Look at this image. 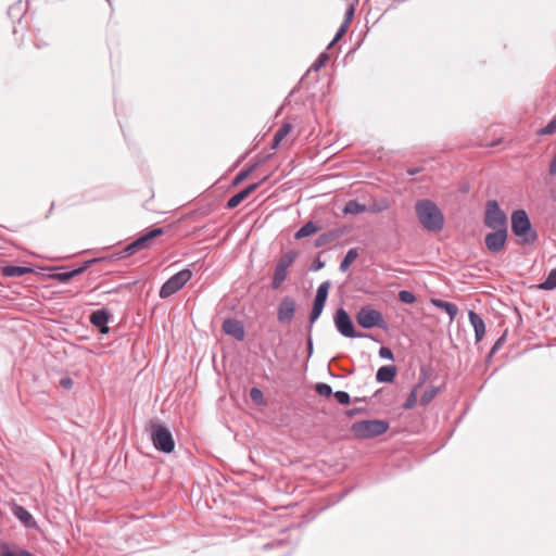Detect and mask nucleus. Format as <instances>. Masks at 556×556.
<instances>
[{
	"instance_id": "8",
	"label": "nucleus",
	"mask_w": 556,
	"mask_h": 556,
	"mask_svg": "<svg viewBox=\"0 0 556 556\" xmlns=\"http://www.w3.org/2000/svg\"><path fill=\"white\" fill-rule=\"evenodd\" d=\"M484 226L490 229H507L508 219L506 213L500 207L496 200H488L483 217Z\"/></svg>"
},
{
	"instance_id": "34",
	"label": "nucleus",
	"mask_w": 556,
	"mask_h": 556,
	"mask_svg": "<svg viewBox=\"0 0 556 556\" xmlns=\"http://www.w3.org/2000/svg\"><path fill=\"white\" fill-rule=\"evenodd\" d=\"M77 276V271L74 269L71 270H64L53 274L51 277L60 282H67L72 278Z\"/></svg>"
},
{
	"instance_id": "49",
	"label": "nucleus",
	"mask_w": 556,
	"mask_h": 556,
	"mask_svg": "<svg viewBox=\"0 0 556 556\" xmlns=\"http://www.w3.org/2000/svg\"><path fill=\"white\" fill-rule=\"evenodd\" d=\"M363 413H366V408L364 407H353L351 409H348L345 412V415L349 417V418H352L358 414H363Z\"/></svg>"
},
{
	"instance_id": "45",
	"label": "nucleus",
	"mask_w": 556,
	"mask_h": 556,
	"mask_svg": "<svg viewBox=\"0 0 556 556\" xmlns=\"http://www.w3.org/2000/svg\"><path fill=\"white\" fill-rule=\"evenodd\" d=\"M379 356L383 359L394 361V354L392 350L388 346H381L379 349Z\"/></svg>"
},
{
	"instance_id": "19",
	"label": "nucleus",
	"mask_w": 556,
	"mask_h": 556,
	"mask_svg": "<svg viewBox=\"0 0 556 556\" xmlns=\"http://www.w3.org/2000/svg\"><path fill=\"white\" fill-rule=\"evenodd\" d=\"M1 273L5 277H22L34 273V268L30 266L5 265L1 268Z\"/></svg>"
},
{
	"instance_id": "16",
	"label": "nucleus",
	"mask_w": 556,
	"mask_h": 556,
	"mask_svg": "<svg viewBox=\"0 0 556 556\" xmlns=\"http://www.w3.org/2000/svg\"><path fill=\"white\" fill-rule=\"evenodd\" d=\"M395 365L381 366L376 372V381L378 383H392L396 376Z\"/></svg>"
},
{
	"instance_id": "33",
	"label": "nucleus",
	"mask_w": 556,
	"mask_h": 556,
	"mask_svg": "<svg viewBox=\"0 0 556 556\" xmlns=\"http://www.w3.org/2000/svg\"><path fill=\"white\" fill-rule=\"evenodd\" d=\"M247 197L244 195L243 191L240 190L236 194L231 195L226 203V208L232 210L236 208L242 201H244Z\"/></svg>"
},
{
	"instance_id": "2",
	"label": "nucleus",
	"mask_w": 556,
	"mask_h": 556,
	"mask_svg": "<svg viewBox=\"0 0 556 556\" xmlns=\"http://www.w3.org/2000/svg\"><path fill=\"white\" fill-rule=\"evenodd\" d=\"M510 223L519 245H531L538 240V232L525 210H515L510 215Z\"/></svg>"
},
{
	"instance_id": "27",
	"label": "nucleus",
	"mask_w": 556,
	"mask_h": 556,
	"mask_svg": "<svg viewBox=\"0 0 556 556\" xmlns=\"http://www.w3.org/2000/svg\"><path fill=\"white\" fill-rule=\"evenodd\" d=\"M329 288H330V281L327 280V281H324L323 283H320L317 288L314 301L326 304L327 299H328Z\"/></svg>"
},
{
	"instance_id": "46",
	"label": "nucleus",
	"mask_w": 556,
	"mask_h": 556,
	"mask_svg": "<svg viewBox=\"0 0 556 556\" xmlns=\"http://www.w3.org/2000/svg\"><path fill=\"white\" fill-rule=\"evenodd\" d=\"M506 340V336L503 334L496 341L495 343L493 344V346L491 348V351L489 353V356L492 357L501 348L502 345L504 344Z\"/></svg>"
},
{
	"instance_id": "5",
	"label": "nucleus",
	"mask_w": 556,
	"mask_h": 556,
	"mask_svg": "<svg viewBox=\"0 0 556 556\" xmlns=\"http://www.w3.org/2000/svg\"><path fill=\"white\" fill-rule=\"evenodd\" d=\"M150 437L156 451L169 454L175 450V440L169 428L159 421H151Z\"/></svg>"
},
{
	"instance_id": "47",
	"label": "nucleus",
	"mask_w": 556,
	"mask_h": 556,
	"mask_svg": "<svg viewBox=\"0 0 556 556\" xmlns=\"http://www.w3.org/2000/svg\"><path fill=\"white\" fill-rule=\"evenodd\" d=\"M354 7L353 5H349V8L346 9V12H345V18L343 21V23L341 25H345V28H348L349 24L351 23L352 21V17L354 15Z\"/></svg>"
},
{
	"instance_id": "20",
	"label": "nucleus",
	"mask_w": 556,
	"mask_h": 556,
	"mask_svg": "<svg viewBox=\"0 0 556 556\" xmlns=\"http://www.w3.org/2000/svg\"><path fill=\"white\" fill-rule=\"evenodd\" d=\"M287 270L288 267L280 265L279 263L276 264L273 279L270 282L271 289L277 290L281 287V285L285 282L287 278Z\"/></svg>"
},
{
	"instance_id": "9",
	"label": "nucleus",
	"mask_w": 556,
	"mask_h": 556,
	"mask_svg": "<svg viewBox=\"0 0 556 556\" xmlns=\"http://www.w3.org/2000/svg\"><path fill=\"white\" fill-rule=\"evenodd\" d=\"M192 270L189 268H184L180 271L176 273L172 277H169L160 288L159 296L161 299L169 298L170 295L178 292L180 289L185 287V285L191 279Z\"/></svg>"
},
{
	"instance_id": "28",
	"label": "nucleus",
	"mask_w": 556,
	"mask_h": 556,
	"mask_svg": "<svg viewBox=\"0 0 556 556\" xmlns=\"http://www.w3.org/2000/svg\"><path fill=\"white\" fill-rule=\"evenodd\" d=\"M439 388L434 386L428 387L420 396L419 403L421 406H427L438 394Z\"/></svg>"
},
{
	"instance_id": "24",
	"label": "nucleus",
	"mask_w": 556,
	"mask_h": 556,
	"mask_svg": "<svg viewBox=\"0 0 556 556\" xmlns=\"http://www.w3.org/2000/svg\"><path fill=\"white\" fill-rule=\"evenodd\" d=\"M357 257H358V250L356 248L350 249L343 256V258L340 263L339 269L343 273L346 271Z\"/></svg>"
},
{
	"instance_id": "42",
	"label": "nucleus",
	"mask_w": 556,
	"mask_h": 556,
	"mask_svg": "<svg viewBox=\"0 0 556 556\" xmlns=\"http://www.w3.org/2000/svg\"><path fill=\"white\" fill-rule=\"evenodd\" d=\"M292 124L290 123H283L281 127L276 131L275 136L277 137V140H283V138L291 131Z\"/></svg>"
},
{
	"instance_id": "14",
	"label": "nucleus",
	"mask_w": 556,
	"mask_h": 556,
	"mask_svg": "<svg viewBox=\"0 0 556 556\" xmlns=\"http://www.w3.org/2000/svg\"><path fill=\"white\" fill-rule=\"evenodd\" d=\"M13 515L26 527L27 529H37L38 525L33 515L23 506L14 505Z\"/></svg>"
},
{
	"instance_id": "25",
	"label": "nucleus",
	"mask_w": 556,
	"mask_h": 556,
	"mask_svg": "<svg viewBox=\"0 0 556 556\" xmlns=\"http://www.w3.org/2000/svg\"><path fill=\"white\" fill-rule=\"evenodd\" d=\"M325 305H326L325 303L313 301V307H312V311L308 316V323H309L308 329H307L308 332L312 331L314 323L320 317Z\"/></svg>"
},
{
	"instance_id": "43",
	"label": "nucleus",
	"mask_w": 556,
	"mask_h": 556,
	"mask_svg": "<svg viewBox=\"0 0 556 556\" xmlns=\"http://www.w3.org/2000/svg\"><path fill=\"white\" fill-rule=\"evenodd\" d=\"M345 31H346L345 25H341L339 27V29L337 30L333 39L328 45L327 49L332 48L342 38V36L345 34Z\"/></svg>"
},
{
	"instance_id": "7",
	"label": "nucleus",
	"mask_w": 556,
	"mask_h": 556,
	"mask_svg": "<svg viewBox=\"0 0 556 556\" xmlns=\"http://www.w3.org/2000/svg\"><path fill=\"white\" fill-rule=\"evenodd\" d=\"M356 323L359 327L364 329H372L375 327L380 328L382 330L388 329V324L384 320L381 312L374 308L370 305L362 306L356 315H355Z\"/></svg>"
},
{
	"instance_id": "52",
	"label": "nucleus",
	"mask_w": 556,
	"mask_h": 556,
	"mask_svg": "<svg viewBox=\"0 0 556 556\" xmlns=\"http://www.w3.org/2000/svg\"><path fill=\"white\" fill-rule=\"evenodd\" d=\"M419 172H420V169L418 167L407 168V174L410 176H414V175L418 174Z\"/></svg>"
},
{
	"instance_id": "21",
	"label": "nucleus",
	"mask_w": 556,
	"mask_h": 556,
	"mask_svg": "<svg viewBox=\"0 0 556 556\" xmlns=\"http://www.w3.org/2000/svg\"><path fill=\"white\" fill-rule=\"evenodd\" d=\"M27 10V4H24L22 0L16 1L8 8V16L12 22H21L23 15Z\"/></svg>"
},
{
	"instance_id": "36",
	"label": "nucleus",
	"mask_w": 556,
	"mask_h": 556,
	"mask_svg": "<svg viewBox=\"0 0 556 556\" xmlns=\"http://www.w3.org/2000/svg\"><path fill=\"white\" fill-rule=\"evenodd\" d=\"M315 391L320 395V396H325V397H329L331 395H333V391H332V388L331 386H329L328 383H325V382H319L315 386Z\"/></svg>"
},
{
	"instance_id": "17",
	"label": "nucleus",
	"mask_w": 556,
	"mask_h": 556,
	"mask_svg": "<svg viewBox=\"0 0 556 556\" xmlns=\"http://www.w3.org/2000/svg\"><path fill=\"white\" fill-rule=\"evenodd\" d=\"M342 235H343V231L341 229H338V228L330 229L326 232H323L321 235H319L316 238V240L314 242V247L321 248L327 244H330V243L334 242L336 240H338Z\"/></svg>"
},
{
	"instance_id": "58",
	"label": "nucleus",
	"mask_w": 556,
	"mask_h": 556,
	"mask_svg": "<svg viewBox=\"0 0 556 556\" xmlns=\"http://www.w3.org/2000/svg\"><path fill=\"white\" fill-rule=\"evenodd\" d=\"M111 4V0H106Z\"/></svg>"
},
{
	"instance_id": "50",
	"label": "nucleus",
	"mask_w": 556,
	"mask_h": 556,
	"mask_svg": "<svg viewBox=\"0 0 556 556\" xmlns=\"http://www.w3.org/2000/svg\"><path fill=\"white\" fill-rule=\"evenodd\" d=\"M60 386L63 389L70 390L73 387V380L70 377H63L60 379Z\"/></svg>"
},
{
	"instance_id": "48",
	"label": "nucleus",
	"mask_w": 556,
	"mask_h": 556,
	"mask_svg": "<svg viewBox=\"0 0 556 556\" xmlns=\"http://www.w3.org/2000/svg\"><path fill=\"white\" fill-rule=\"evenodd\" d=\"M324 267H325V262H324V261H321V260H320V257H316V258L312 262V264H311V266H309V269H311L312 271H318V270L323 269Z\"/></svg>"
},
{
	"instance_id": "29",
	"label": "nucleus",
	"mask_w": 556,
	"mask_h": 556,
	"mask_svg": "<svg viewBox=\"0 0 556 556\" xmlns=\"http://www.w3.org/2000/svg\"><path fill=\"white\" fill-rule=\"evenodd\" d=\"M0 556H34L30 552L21 548H11L8 544L1 547Z\"/></svg>"
},
{
	"instance_id": "37",
	"label": "nucleus",
	"mask_w": 556,
	"mask_h": 556,
	"mask_svg": "<svg viewBox=\"0 0 556 556\" xmlns=\"http://www.w3.org/2000/svg\"><path fill=\"white\" fill-rule=\"evenodd\" d=\"M554 132H556V114L543 128L539 130V135L547 136L553 135Z\"/></svg>"
},
{
	"instance_id": "6",
	"label": "nucleus",
	"mask_w": 556,
	"mask_h": 556,
	"mask_svg": "<svg viewBox=\"0 0 556 556\" xmlns=\"http://www.w3.org/2000/svg\"><path fill=\"white\" fill-rule=\"evenodd\" d=\"M165 233L162 227H154L149 229L146 233L138 237L136 240L127 244L121 252L113 254L112 258H123L130 256L141 250H147L151 247V241Z\"/></svg>"
},
{
	"instance_id": "11",
	"label": "nucleus",
	"mask_w": 556,
	"mask_h": 556,
	"mask_svg": "<svg viewBox=\"0 0 556 556\" xmlns=\"http://www.w3.org/2000/svg\"><path fill=\"white\" fill-rule=\"evenodd\" d=\"M296 302L292 296H283L277 308V319L281 324H290L294 318Z\"/></svg>"
},
{
	"instance_id": "56",
	"label": "nucleus",
	"mask_w": 556,
	"mask_h": 556,
	"mask_svg": "<svg viewBox=\"0 0 556 556\" xmlns=\"http://www.w3.org/2000/svg\"><path fill=\"white\" fill-rule=\"evenodd\" d=\"M354 402H367V397H355Z\"/></svg>"
},
{
	"instance_id": "31",
	"label": "nucleus",
	"mask_w": 556,
	"mask_h": 556,
	"mask_svg": "<svg viewBox=\"0 0 556 556\" xmlns=\"http://www.w3.org/2000/svg\"><path fill=\"white\" fill-rule=\"evenodd\" d=\"M257 165L258 164L255 163L248 168L240 170L233 178L232 186H238L243 180H245L256 169Z\"/></svg>"
},
{
	"instance_id": "38",
	"label": "nucleus",
	"mask_w": 556,
	"mask_h": 556,
	"mask_svg": "<svg viewBox=\"0 0 556 556\" xmlns=\"http://www.w3.org/2000/svg\"><path fill=\"white\" fill-rule=\"evenodd\" d=\"M397 296H399V300L405 304H413L414 302H416V295L412 291H408V290H401L399 292Z\"/></svg>"
},
{
	"instance_id": "18",
	"label": "nucleus",
	"mask_w": 556,
	"mask_h": 556,
	"mask_svg": "<svg viewBox=\"0 0 556 556\" xmlns=\"http://www.w3.org/2000/svg\"><path fill=\"white\" fill-rule=\"evenodd\" d=\"M431 304L442 311H444L448 317L450 321H453L458 314V306L455 303L447 302L441 299H431Z\"/></svg>"
},
{
	"instance_id": "51",
	"label": "nucleus",
	"mask_w": 556,
	"mask_h": 556,
	"mask_svg": "<svg viewBox=\"0 0 556 556\" xmlns=\"http://www.w3.org/2000/svg\"><path fill=\"white\" fill-rule=\"evenodd\" d=\"M306 344H307V352H308V357H309L313 354V340H312L311 332H308Z\"/></svg>"
},
{
	"instance_id": "39",
	"label": "nucleus",
	"mask_w": 556,
	"mask_h": 556,
	"mask_svg": "<svg viewBox=\"0 0 556 556\" xmlns=\"http://www.w3.org/2000/svg\"><path fill=\"white\" fill-rule=\"evenodd\" d=\"M250 397L257 405L264 404V394L262 390L256 387L251 388Z\"/></svg>"
},
{
	"instance_id": "35",
	"label": "nucleus",
	"mask_w": 556,
	"mask_h": 556,
	"mask_svg": "<svg viewBox=\"0 0 556 556\" xmlns=\"http://www.w3.org/2000/svg\"><path fill=\"white\" fill-rule=\"evenodd\" d=\"M329 60V54L327 52H321L314 63L311 65L309 71L318 72Z\"/></svg>"
},
{
	"instance_id": "44",
	"label": "nucleus",
	"mask_w": 556,
	"mask_h": 556,
	"mask_svg": "<svg viewBox=\"0 0 556 556\" xmlns=\"http://www.w3.org/2000/svg\"><path fill=\"white\" fill-rule=\"evenodd\" d=\"M265 180H266V177H264L258 182H254V184L247 186L244 189H242L244 195L248 198L251 193H253L256 189H258Z\"/></svg>"
},
{
	"instance_id": "10",
	"label": "nucleus",
	"mask_w": 556,
	"mask_h": 556,
	"mask_svg": "<svg viewBox=\"0 0 556 556\" xmlns=\"http://www.w3.org/2000/svg\"><path fill=\"white\" fill-rule=\"evenodd\" d=\"M508 228L507 229H493L488 232L484 237V244L491 253H500L507 241Z\"/></svg>"
},
{
	"instance_id": "23",
	"label": "nucleus",
	"mask_w": 556,
	"mask_h": 556,
	"mask_svg": "<svg viewBox=\"0 0 556 556\" xmlns=\"http://www.w3.org/2000/svg\"><path fill=\"white\" fill-rule=\"evenodd\" d=\"M366 211L367 206L365 204L359 203L357 200H349L343 207V212L345 214L352 215H357Z\"/></svg>"
},
{
	"instance_id": "12",
	"label": "nucleus",
	"mask_w": 556,
	"mask_h": 556,
	"mask_svg": "<svg viewBox=\"0 0 556 556\" xmlns=\"http://www.w3.org/2000/svg\"><path fill=\"white\" fill-rule=\"evenodd\" d=\"M110 318L111 313L106 308H100L90 314L89 321L101 334H108L110 331L108 326Z\"/></svg>"
},
{
	"instance_id": "13",
	"label": "nucleus",
	"mask_w": 556,
	"mask_h": 556,
	"mask_svg": "<svg viewBox=\"0 0 556 556\" xmlns=\"http://www.w3.org/2000/svg\"><path fill=\"white\" fill-rule=\"evenodd\" d=\"M222 329L227 336L232 337L237 341H242L245 337L243 323L236 318L225 319L223 321Z\"/></svg>"
},
{
	"instance_id": "54",
	"label": "nucleus",
	"mask_w": 556,
	"mask_h": 556,
	"mask_svg": "<svg viewBox=\"0 0 556 556\" xmlns=\"http://www.w3.org/2000/svg\"><path fill=\"white\" fill-rule=\"evenodd\" d=\"M53 208H54V203L52 202V203H51V205H50V208H49V211H48V214L46 215V218H48V217H49V215L51 214V212L53 211Z\"/></svg>"
},
{
	"instance_id": "22",
	"label": "nucleus",
	"mask_w": 556,
	"mask_h": 556,
	"mask_svg": "<svg viewBox=\"0 0 556 556\" xmlns=\"http://www.w3.org/2000/svg\"><path fill=\"white\" fill-rule=\"evenodd\" d=\"M319 227L313 220L305 223L295 233L294 239L301 240L316 233Z\"/></svg>"
},
{
	"instance_id": "32",
	"label": "nucleus",
	"mask_w": 556,
	"mask_h": 556,
	"mask_svg": "<svg viewBox=\"0 0 556 556\" xmlns=\"http://www.w3.org/2000/svg\"><path fill=\"white\" fill-rule=\"evenodd\" d=\"M542 290H554L556 289V268H553L545 280L540 285Z\"/></svg>"
},
{
	"instance_id": "53",
	"label": "nucleus",
	"mask_w": 556,
	"mask_h": 556,
	"mask_svg": "<svg viewBox=\"0 0 556 556\" xmlns=\"http://www.w3.org/2000/svg\"><path fill=\"white\" fill-rule=\"evenodd\" d=\"M281 142V140H277V137L274 135V139H273V149L277 148L279 146V143Z\"/></svg>"
},
{
	"instance_id": "55",
	"label": "nucleus",
	"mask_w": 556,
	"mask_h": 556,
	"mask_svg": "<svg viewBox=\"0 0 556 556\" xmlns=\"http://www.w3.org/2000/svg\"><path fill=\"white\" fill-rule=\"evenodd\" d=\"M382 208H383V207L372 206V207L370 208V212H374V213H375V212H380Z\"/></svg>"
},
{
	"instance_id": "26",
	"label": "nucleus",
	"mask_w": 556,
	"mask_h": 556,
	"mask_svg": "<svg viewBox=\"0 0 556 556\" xmlns=\"http://www.w3.org/2000/svg\"><path fill=\"white\" fill-rule=\"evenodd\" d=\"M426 379H427V377L424 376L420 379L419 383L417 386H415L414 389L410 391V393L408 394L407 399L403 403V408L404 409H412L416 405V402H417V389L426 381Z\"/></svg>"
},
{
	"instance_id": "15",
	"label": "nucleus",
	"mask_w": 556,
	"mask_h": 556,
	"mask_svg": "<svg viewBox=\"0 0 556 556\" xmlns=\"http://www.w3.org/2000/svg\"><path fill=\"white\" fill-rule=\"evenodd\" d=\"M468 318H469L470 325L472 326V328L475 330L476 342L481 341L485 333V324H484L483 319L481 318V316L478 313H476L473 311H469Z\"/></svg>"
},
{
	"instance_id": "30",
	"label": "nucleus",
	"mask_w": 556,
	"mask_h": 556,
	"mask_svg": "<svg viewBox=\"0 0 556 556\" xmlns=\"http://www.w3.org/2000/svg\"><path fill=\"white\" fill-rule=\"evenodd\" d=\"M298 256H299V252L296 250H289L288 252L283 253L280 256V258L278 260L277 263L289 268L293 264V262L296 260Z\"/></svg>"
},
{
	"instance_id": "57",
	"label": "nucleus",
	"mask_w": 556,
	"mask_h": 556,
	"mask_svg": "<svg viewBox=\"0 0 556 556\" xmlns=\"http://www.w3.org/2000/svg\"><path fill=\"white\" fill-rule=\"evenodd\" d=\"M351 489H348L345 490L342 495L340 496V498H343L344 496H346L349 493H350Z\"/></svg>"
},
{
	"instance_id": "4",
	"label": "nucleus",
	"mask_w": 556,
	"mask_h": 556,
	"mask_svg": "<svg viewBox=\"0 0 556 556\" xmlns=\"http://www.w3.org/2000/svg\"><path fill=\"white\" fill-rule=\"evenodd\" d=\"M333 324H334L337 331L345 338H350V339L367 338L375 342H379V340L376 339L372 334L356 331L351 316L343 307H339L336 311V313L333 315Z\"/></svg>"
},
{
	"instance_id": "40",
	"label": "nucleus",
	"mask_w": 556,
	"mask_h": 556,
	"mask_svg": "<svg viewBox=\"0 0 556 556\" xmlns=\"http://www.w3.org/2000/svg\"><path fill=\"white\" fill-rule=\"evenodd\" d=\"M104 257H96L85 261L79 267H76L77 276L86 271L92 264L104 261Z\"/></svg>"
},
{
	"instance_id": "41",
	"label": "nucleus",
	"mask_w": 556,
	"mask_h": 556,
	"mask_svg": "<svg viewBox=\"0 0 556 556\" xmlns=\"http://www.w3.org/2000/svg\"><path fill=\"white\" fill-rule=\"evenodd\" d=\"M333 396L337 400V402L341 405H348L351 402V396L345 391H336L333 393Z\"/></svg>"
},
{
	"instance_id": "3",
	"label": "nucleus",
	"mask_w": 556,
	"mask_h": 556,
	"mask_svg": "<svg viewBox=\"0 0 556 556\" xmlns=\"http://www.w3.org/2000/svg\"><path fill=\"white\" fill-rule=\"evenodd\" d=\"M389 421L382 419H368L352 424L351 431L355 438L365 440L379 437L388 431Z\"/></svg>"
},
{
	"instance_id": "1",
	"label": "nucleus",
	"mask_w": 556,
	"mask_h": 556,
	"mask_svg": "<svg viewBox=\"0 0 556 556\" xmlns=\"http://www.w3.org/2000/svg\"><path fill=\"white\" fill-rule=\"evenodd\" d=\"M418 222L429 232H439L444 227V215L430 199H421L415 203Z\"/></svg>"
}]
</instances>
